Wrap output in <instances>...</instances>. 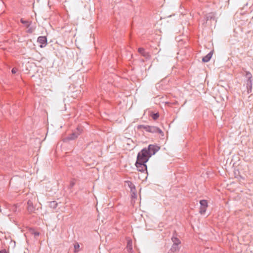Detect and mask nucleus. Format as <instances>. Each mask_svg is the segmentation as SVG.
I'll return each mask as SVG.
<instances>
[{
    "instance_id": "obj_5",
    "label": "nucleus",
    "mask_w": 253,
    "mask_h": 253,
    "mask_svg": "<svg viewBox=\"0 0 253 253\" xmlns=\"http://www.w3.org/2000/svg\"><path fill=\"white\" fill-rule=\"evenodd\" d=\"M146 163H141L139 161H136L135 166L138 170L144 172L147 170V166L145 164Z\"/></svg>"
},
{
    "instance_id": "obj_14",
    "label": "nucleus",
    "mask_w": 253,
    "mask_h": 253,
    "mask_svg": "<svg viewBox=\"0 0 253 253\" xmlns=\"http://www.w3.org/2000/svg\"><path fill=\"white\" fill-rule=\"evenodd\" d=\"M34 31V29H32L31 28H29L28 30V32L30 33H32Z\"/></svg>"
},
{
    "instance_id": "obj_6",
    "label": "nucleus",
    "mask_w": 253,
    "mask_h": 253,
    "mask_svg": "<svg viewBox=\"0 0 253 253\" xmlns=\"http://www.w3.org/2000/svg\"><path fill=\"white\" fill-rule=\"evenodd\" d=\"M38 42H39L40 44L41 47H43L46 46L47 44V39L46 37L44 36H41L39 37L38 39Z\"/></svg>"
},
{
    "instance_id": "obj_4",
    "label": "nucleus",
    "mask_w": 253,
    "mask_h": 253,
    "mask_svg": "<svg viewBox=\"0 0 253 253\" xmlns=\"http://www.w3.org/2000/svg\"><path fill=\"white\" fill-rule=\"evenodd\" d=\"M147 149L148 151V153H150L149 154H150L151 157L152 155H154L159 150L160 147L156 145H149Z\"/></svg>"
},
{
    "instance_id": "obj_20",
    "label": "nucleus",
    "mask_w": 253,
    "mask_h": 253,
    "mask_svg": "<svg viewBox=\"0 0 253 253\" xmlns=\"http://www.w3.org/2000/svg\"><path fill=\"white\" fill-rule=\"evenodd\" d=\"M129 248H130V249H132V248H131V245L130 246Z\"/></svg>"
},
{
    "instance_id": "obj_16",
    "label": "nucleus",
    "mask_w": 253,
    "mask_h": 253,
    "mask_svg": "<svg viewBox=\"0 0 253 253\" xmlns=\"http://www.w3.org/2000/svg\"><path fill=\"white\" fill-rule=\"evenodd\" d=\"M0 253H6V251L5 250H3L0 251Z\"/></svg>"
},
{
    "instance_id": "obj_12",
    "label": "nucleus",
    "mask_w": 253,
    "mask_h": 253,
    "mask_svg": "<svg viewBox=\"0 0 253 253\" xmlns=\"http://www.w3.org/2000/svg\"><path fill=\"white\" fill-rule=\"evenodd\" d=\"M152 117L153 118V119L154 120H156L159 117V114H157V113H156V114H153L152 115Z\"/></svg>"
},
{
    "instance_id": "obj_3",
    "label": "nucleus",
    "mask_w": 253,
    "mask_h": 253,
    "mask_svg": "<svg viewBox=\"0 0 253 253\" xmlns=\"http://www.w3.org/2000/svg\"><path fill=\"white\" fill-rule=\"evenodd\" d=\"M200 208L199 212L202 214H204L208 206V202L207 200H203L200 201Z\"/></svg>"
},
{
    "instance_id": "obj_17",
    "label": "nucleus",
    "mask_w": 253,
    "mask_h": 253,
    "mask_svg": "<svg viewBox=\"0 0 253 253\" xmlns=\"http://www.w3.org/2000/svg\"><path fill=\"white\" fill-rule=\"evenodd\" d=\"M247 75L249 77V78H251V74L250 73H248L247 74Z\"/></svg>"
},
{
    "instance_id": "obj_8",
    "label": "nucleus",
    "mask_w": 253,
    "mask_h": 253,
    "mask_svg": "<svg viewBox=\"0 0 253 253\" xmlns=\"http://www.w3.org/2000/svg\"><path fill=\"white\" fill-rule=\"evenodd\" d=\"M172 240L173 242V245L172 246V249H174L175 251H178V248L177 246L178 245H179L180 244V240L176 238H172Z\"/></svg>"
},
{
    "instance_id": "obj_10",
    "label": "nucleus",
    "mask_w": 253,
    "mask_h": 253,
    "mask_svg": "<svg viewBox=\"0 0 253 253\" xmlns=\"http://www.w3.org/2000/svg\"><path fill=\"white\" fill-rule=\"evenodd\" d=\"M138 52L140 54H142L144 56H146V54L145 53V51H144V49L143 48H139L138 49Z\"/></svg>"
},
{
    "instance_id": "obj_19",
    "label": "nucleus",
    "mask_w": 253,
    "mask_h": 253,
    "mask_svg": "<svg viewBox=\"0 0 253 253\" xmlns=\"http://www.w3.org/2000/svg\"><path fill=\"white\" fill-rule=\"evenodd\" d=\"M35 235H39V233H35Z\"/></svg>"
},
{
    "instance_id": "obj_7",
    "label": "nucleus",
    "mask_w": 253,
    "mask_h": 253,
    "mask_svg": "<svg viewBox=\"0 0 253 253\" xmlns=\"http://www.w3.org/2000/svg\"><path fill=\"white\" fill-rule=\"evenodd\" d=\"M27 210L29 212L32 213L35 212L36 211V208L34 206L33 203L31 200H29L27 203Z\"/></svg>"
},
{
    "instance_id": "obj_9",
    "label": "nucleus",
    "mask_w": 253,
    "mask_h": 253,
    "mask_svg": "<svg viewBox=\"0 0 253 253\" xmlns=\"http://www.w3.org/2000/svg\"><path fill=\"white\" fill-rule=\"evenodd\" d=\"M212 56V53L211 52L208 54L206 56L204 57L202 59V60L204 62H208L211 58Z\"/></svg>"
},
{
    "instance_id": "obj_2",
    "label": "nucleus",
    "mask_w": 253,
    "mask_h": 253,
    "mask_svg": "<svg viewBox=\"0 0 253 253\" xmlns=\"http://www.w3.org/2000/svg\"><path fill=\"white\" fill-rule=\"evenodd\" d=\"M139 128H143L146 131L150 132H158L160 133H162V131L159 128L155 127V126H138Z\"/></svg>"
},
{
    "instance_id": "obj_11",
    "label": "nucleus",
    "mask_w": 253,
    "mask_h": 253,
    "mask_svg": "<svg viewBox=\"0 0 253 253\" xmlns=\"http://www.w3.org/2000/svg\"><path fill=\"white\" fill-rule=\"evenodd\" d=\"M74 248L75 252H77L79 251L80 245L78 243H76L74 245Z\"/></svg>"
},
{
    "instance_id": "obj_15",
    "label": "nucleus",
    "mask_w": 253,
    "mask_h": 253,
    "mask_svg": "<svg viewBox=\"0 0 253 253\" xmlns=\"http://www.w3.org/2000/svg\"><path fill=\"white\" fill-rule=\"evenodd\" d=\"M11 72L13 74H15L16 72V70L15 69L13 68V69H12Z\"/></svg>"
},
{
    "instance_id": "obj_1",
    "label": "nucleus",
    "mask_w": 253,
    "mask_h": 253,
    "mask_svg": "<svg viewBox=\"0 0 253 253\" xmlns=\"http://www.w3.org/2000/svg\"><path fill=\"white\" fill-rule=\"evenodd\" d=\"M150 153L147 148L143 149L138 154L137 157V161L141 163H146L151 157Z\"/></svg>"
},
{
    "instance_id": "obj_18",
    "label": "nucleus",
    "mask_w": 253,
    "mask_h": 253,
    "mask_svg": "<svg viewBox=\"0 0 253 253\" xmlns=\"http://www.w3.org/2000/svg\"><path fill=\"white\" fill-rule=\"evenodd\" d=\"M77 137V135H76L75 137H72L71 139H74L75 138H76Z\"/></svg>"
},
{
    "instance_id": "obj_13",
    "label": "nucleus",
    "mask_w": 253,
    "mask_h": 253,
    "mask_svg": "<svg viewBox=\"0 0 253 253\" xmlns=\"http://www.w3.org/2000/svg\"><path fill=\"white\" fill-rule=\"evenodd\" d=\"M21 23H22L23 24H27V26L28 27L30 26V24L29 23V22L28 21H27L24 20L23 19H21Z\"/></svg>"
}]
</instances>
